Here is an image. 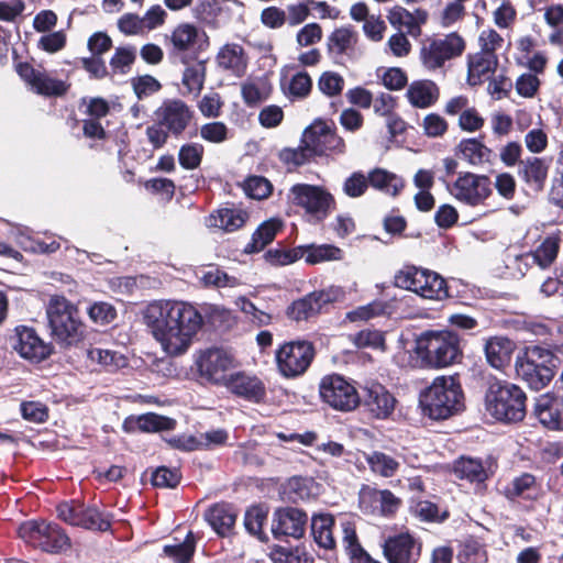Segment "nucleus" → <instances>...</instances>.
<instances>
[{
  "label": "nucleus",
  "instance_id": "nucleus-1",
  "mask_svg": "<svg viewBox=\"0 0 563 563\" xmlns=\"http://www.w3.org/2000/svg\"><path fill=\"white\" fill-rule=\"evenodd\" d=\"M142 319L162 351L169 356L185 354L203 324L198 309L180 300H155L144 308Z\"/></svg>",
  "mask_w": 563,
  "mask_h": 563
},
{
  "label": "nucleus",
  "instance_id": "nucleus-2",
  "mask_svg": "<svg viewBox=\"0 0 563 563\" xmlns=\"http://www.w3.org/2000/svg\"><path fill=\"white\" fill-rule=\"evenodd\" d=\"M415 352L424 367L444 368L463 356L460 338L452 331H426L416 340Z\"/></svg>",
  "mask_w": 563,
  "mask_h": 563
},
{
  "label": "nucleus",
  "instance_id": "nucleus-3",
  "mask_svg": "<svg viewBox=\"0 0 563 563\" xmlns=\"http://www.w3.org/2000/svg\"><path fill=\"white\" fill-rule=\"evenodd\" d=\"M464 396L454 376H439L420 397L424 411L432 419H446L464 407Z\"/></svg>",
  "mask_w": 563,
  "mask_h": 563
},
{
  "label": "nucleus",
  "instance_id": "nucleus-4",
  "mask_svg": "<svg viewBox=\"0 0 563 563\" xmlns=\"http://www.w3.org/2000/svg\"><path fill=\"white\" fill-rule=\"evenodd\" d=\"M526 394L517 385L494 380L485 395V408L496 420L518 422L526 416Z\"/></svg>",
  "mask_w": 563,
  "mask_h": 563
},
{
  "label": "nucleus",
  "instance_id": "nucleus-5",
  "mask_svg": "<svg viewBox=\"0 0 563 563\" xmlns=\"http://www.w3.org/2000/svg\"><path fill=\"white\" fill-rule=\"evenodd\" d=\"M46 316L52 336L63 345H73L84 338L85 325L77 307L63 296L51 297Z\"/></svg>",
  "mask_w": 563,
  "mask_h": 563
},
{
  "label": "nucleus",
  "instance_id": "nucleus-6",
  "mask_svg": "<svg viewBox=\"0 0 563 563\" xmlns=\"http://www.w3.org/2000/svg\"><path fill=\"white\" fill-rule=\"evenodd\" d=\"M555 355L547 347L530 345L516 360L517 376L534 390L543 389L554 377Z\"/></svg>",
  "mask_w": 563,
  "mask_h": 563
},
{
  "label": "nucleus",
  "instance_id": "nucleus-7",
  "mask_svg": "<svg viewBox=\"0 0 563 563\" xmlns=\"http://www.w3.org/2000/svg\"><path fill=\"white\" fill-rule=\"evenodd\" d=\"M18 534L26 544L52 554L65 552L71 547L65 531L57 523L45 520L24 521Z\"/></svg>",
  "mask_w": 563,
  "mask_h": 563
},
{
  "label": "nucleus",
  "instance_id": "nucleus-8",
  "mask_svg": "<svg viewBox=\"0 0 563 563\" xmlns=\"http://www.w3.org/2000/svg\"><path fill=\"white\" fill-rule=\"evenodd\" d=\"M290 205L305 210V213L316 221H323L335 208V200L324 187L296 184L287 194Z\"/></svg>",
  "mask_w": 563,
  "mask_h": 563
},
{
  "label": "nucleus",
  "instance_id": "nucleus-9",
  "mask_svg": "<svg viewBox=\"0 0 563 563\" xmlns=\"http://www.w3.org/2000/svg\"><path fill=\"white\" fill-rule=\"evenodd\" d=\"M464 49L465 41L455 32L429 37L422 42L420 60L427 70L435 71L443 69L448 62L461 56Z\"/></svg>",
  "mask_w": 563,
  "mask_h": 563
},
{
  "label": "nucleus",
  "instance_id": "nucleus-10",
  "mask_svg": "<svg viewBox=\"0 0 563 563\" xmlns=\"http://www.w3.org/2000/svg\"><path fill=\"white\" fill-rule=\"evenodd\" d=\"M313 344L307 340L284 343L276 351V364L279 373L287 378L302 375L314 357Z\"/></svg>",
  "mask_w": 563,
  "mask_h": 563
},
{
  "label": "nucleus",
  "instance_id": "nucleus-11",
  "mask_svg": "<svg viewBox=\"0 0 563 563\" xmlns=\"http://www.w3.org/2000/svg\"><path fill=\"white\" fill-rule=\"evenodd\" d=\"M195 364L202 379L218 386H225L231 375L230 371L235 367L233 355L218 347L200 351Z\"/></svg>",
  "mask_w": 563,
  "mask_h": 563
},
{
  "label": "nucleus",
  "instance_id": "nucleus-12",
  "mask_svg": "<svg viewBox=\"0 0 563 563\" xmlns=\"http://www.w3.org/2000/svg\"><path fill=\"white\" fill-rule=\"evenodd\" d=\"M446 189L457 201L471 207L483 205L493 192L488 176L470 172L460 173L453 183L446 185Z\"/></svg>",
  "mask_w": 563,
  "mask_h": 563
},
{
  "label": "nucleus",
  "instance_id": "nucleus-13",
  "mask_svg": "<svg viewBox=\"0 0 563 563\" xmlns=\"http://www.w3.org/2000/svg\"><path fill=\"white\" fill-rule=\"evenodd\" d=\"M321 399L335 410L352 411L360 405V396L349 380L333 374L324 376L319 385Z\"/></svg>",
  "mask_w": 563,
  "mask_h": 563
},
{
  "label": "nucleus",
  "instance_id": "nucleus-14",
  "mask_svg": "<svg viewBox=\"0 0 563 563\" xmlns=\"http://www.w3.org/2000/svg\"><path fill=\"white\" fill-rule=\"evenodd\" d=\"M207 41L208 36L206 32L188 22L177 24L172 30L170 34L165 36L169 56L178 58L183 63L187 62L189 54H195L202 49V42Z\"/></svg>",
  "mask_w": 563,
  "mask_h": 563
},
{
  "label": "nucleus",
  "instance_id": "nucleus-15",
  "mask_svg": "<svg viewBox=\"0 0 563 563\" xmlns=\"http://www.w3.org/2000/svg\"><path fill=\"white\" fill-rule=\"evenodd\" d=\"M302 143L306 144L313 156L327 155L329 153H342L344 151L343 140L322 120H316L302 134Z\"/></svg>",
  "mask_w": 563,
  "mask_h": 563
},
{
  "label": "nucleus",
  "instance_id": "nucleus-16",
  "mask_svg": "<svg viewBox=\"0 0 563 563\" xmlns=\"http://www.w3.org/2000/svg\"><path fill=\"white\" fill-rule=\"evenodd\" d=\"M57 516L68 525L86 529L107 531L110 528V521L98 509L79 503L58 505Z\"/></svg>",
  "mask_w": 563,
  "mask_h": 563
},
{
  "label": "nucleus",
  "instance_id": "nucleus-17",
  "mask_svg": "<svg viewBox=\"0 0 563 563\" xmlns=\"http://www.w3.org/2000/svg\"><path fill=\"white\" fill-rule=\"evenodd\" d=\"M190 108L179 99H167L155 111L156 121L174 135H180L192 119Z\"/></svg>",
  "mask_w": 563,
  "mask_h": 563
},
{
  "label": "nucleus",
  "instance_id": "nucleus-18",
  "mask_svg": "<svg viewBox=\"0 0 563 563\" xmlns=\"http://www.w3.org/2000/svg\"><path fill=\"white\" fill-rule=\"evenodd\" d=\"M388 563H417L421 555V543L409 533L389 537L384 545Z\"/></svg>",
  "mask_w": 563,
  "mask_h": 563
},
{
  "label": "nucleus",
  "instance_id": "nucleus-19",
  "mask_svg": "<svg viewBox=\"0 0 563 563\" xmlns=\"http://www.w3.org/2000/svg\"><path fill=\"white\" fill-rule=\"evenodd\" d=\"M307 520V515L298 508H279L274 512L272 532L276 539L283 537L299 539L305 533Z\"/></svg>",
  "mask_w": 563,
  "mask_h": 563
},
{
  "label": "nucleus",
  "instance_id": "nucleus-20",
  "mask_svg": "<svg viewBox=\"0 0 563 563\" xmlns=\"http://www.w3.org/2000/svg\"><path fill=\"white\" fill-rule=\"evenodd\" d=\"M13 349L24 358L41 362L51 355L52 349L32 328L20 325L15 328Z\"/></svg>",
  "mask_w": 563,
  "mask_h": 563
},
{
  "label": "nucleus",
  "instance_id": "nucleus-21",
  "mask_svg": "<svg viewBox=\"0 0 563 563\" xmlns=\"http://www.w3.org/2000/svg\"><path fill=\"white\" fill-rule=\"evenodd\" d=\"M230 393L250 402H264L267 396L264 382L244 372L231 374L225 386Z\"/></svg>",
  "mask_w": 563,
  "mask_h": 563
},
{
  "label": "nucleus",
  "instance_id": "nucleus-22",
  "mask_svg": "<svg viewBox=\"0 0 563 563\" xmlns=\"http://www.w3.org/2000/svg\"><path fill=\"white\" fill-rule=\"evenodd\" d=\"M364 406L377 419L388 418L395 410L396 398L377 382L364 386Z\"/></svg>",
  "mask_w": 563,
  "mask_h": 563
},
{
  "label": "nucleus",
  "instance_id": "nucleus-23",
  "mask_svg": "<svg viewBox=\"0 0 563 563\" xmlns=\"http://www.w3.org/2000/svg\"><path fill=\"white\" fill-rule=\"evenodd\" d=\"M400 499L390 490L364 487L360 492V507L367 514L393 515L400 506Z\"/></svg>",
  "mask_w": 563,
  "mask_h": 563
},
{
  "label": "nucleus",
  "instance_id": "nucleus-24",
  "mask_svg": "<svg viewBox=\"0 0 563 563\" xmlns=\"http://www.w3.org/2000/svg\"><path fill=\"white\" fill-rule=\"evenodd\" d=\"M534 415L548 429L563 430V401L550 394L541 395L534 405Z\"/></svg>",
  "mask_w": 563,
  "mask_h": 563
},
{
  "label": "nucleus",
  "instance_id": "nucleus-25",
  "mask_svg": "<svg viewBox=\"0 0 563 563\" xmlns=\"http://www.w3.org/2000/svg\"><path fill=\"white\" fill-rule=\"evenodd\" d=\"M516 343L504 335L489 336L485 340L484 353L487 363L496 368L504 369L511 362Z\"/></svg>",
  "mask_w": 563,
  "mask_h": 563
},
{
  "label": "nucleus",
  "instance_id": "nucleus-26",
  "mask_svg": "<svg viewBox=\"0 0 563 563\" xmlns=\"http://www.w3.org/2000/svg\"><path fill=\"white\" fill-rule=\"evenodd\" d=\"M387 19L393 26L405 29L409 35L417 37L421 34V25L427 22L428 13L422 9L409 12L396 5L389 10Z\"/></svg>",
  "mask_w": 563,
  "mask_h": 563
},
{
  "label": "nucleus",
  "instance_id": "nucleus-27",
  "mask_svg": "<svg viewBox=\"0 0 563 563\" xmlns=\"http://www.w3.org/2000/svg\"><path fill=\"white\" fill-rule=\"evenodd\" d=\"M406 98L412 107L427 109L439 100L440 88L430 79L415 80L408 86Z\"/></svg>",
  "mask_w": 563,
  "mask_h": 563
},
{
  "label": "nucleus",
  "instance_id": "nucleus-28",
  "mask_svg": "<svg viewBox=\"0 0 563 563\" xmlns=\"http://www.w3.org/2000/svg\"><path fill=\"white\" fill-rule=\"evenodd\" d=\"M549 164L541 157H527L519 162V177L533 190L541 191L548 178Z\"/></svg>",
  "mask_w": 563,
  "mask_h": 563
},
{
  "label": "nucleus",
  "instance_id": "nucleus-29",
  "mask_svg": "<svg viewBox=\"0 0 563 563\" xmlns=\"http://www.w3.org/2000/svg\"><path fill=\"white\" fill-rule=\"evenodd\" d=\"M559 249V238L549 236L533 252L517 256L514 263H525L526 266L537 264L542 269H545L555 261Z\"/></svg>",
  "mask_w": 563,
  "mask_h": 563
},
{
  "label": "nucleus",
  "instance_id": "nucleus-30",
  "mask_svg": "<svg viewBox=\"0 0 563 563\" xmlns=\"http://www.w3.org/2000/svg\"><path fill=\"white\" fill-rule=\"evenodd\" d=\"M250 218L246 210L241 208H222L206 219L208 228L221 229L224 232H234L245 225Z\"/></svg>",
  "mask_w": 563,
  "mask_h": 563
},
{
  "label": "nucleus",
  "instance_id": "nucleus-31",
  "mask_svg": "<svg viewBox=\"0 0 563 563\" xmlns=\"http://www.w3.org/2000/svg\"><path fill=\"white\" fill-rule=\"evenodd\" d=\"M216 62L220 68L231 71L235 76H242L247 67L246 53L236 43L223 45L216 56Z\"/></svg>",
  "mask_w": 563,
  "mask_h": 563
},
{
  "label": "nucleus",
  "instance_id": "nucleus-32",
  "mask_svg": "<svg viewBox=\"0 0 563 563\" xmlns=\"http://www.w3.org/2000/svg\"><path fill=\"white\" fill-rule=\"evenodd\" d=\"M205 519L218 534L225 536L234 527L236 514L228 504H216L205 512Z\"/></svg>",
  "mask_w": 563,
  "mask_h": 563
},
{
  "label": "nucleus",
  "instance_id": "nucleus-33",
  "mask_svg": "<svg viewBox=\"0 0 563 563\" xmlns=\"http://www.w3.org/2000/svg\"><path fill=\"white\" fill-rule=\"evenodd\" d=\"M498 58L496 55L477 53L468 58V84L476 86L489 78L497 67Z\"/></svg>",
  "mask_w": 563,
  "mask_h": 563
},
{
  "label": "nucleus",
  "instance_id": "nucleus-34",
  "mask_svg": "<svg viewBox=\"0 0 563 563\" xmlns=\"http://www.w3.org/2000/svg\"><path fill=\"white\" fill-rule=\"evenodd\" d=\"M282 229L283 222L277 218L264 221L252 234V239L250 243L246 244L244 252L247 254L261 252L266 245L274 241Z\"/></svg>",
  "mask_w": 563,
  "mask_h": 563
},
{
  "label": "nucleus",
  "instance_id": "nucleus-35",
  "mask_svg": "<svg viewBox=\"0 0 563 563\" xmlns=\"http://www.w3.org/2000/svg\"><path fill=\"white\" fill-rule=\"evenodd\" d=\"M368 174L371 186L388 196L396 197L405 188L404 178L387 169L374 168Z\"/></svg>",
  "mask_w": 563,
  "mask_h": 563
},
{
  "label": "nucleus",
  "instance_id": "nucleus-36",
  "mask_svg": "<svg viewBox=\"0 0 563 563\" xmlns=\"http://www.w3.org/2000/svg\"><path fill=\"white\" fill-rule=\"evenodd\" d=\"M454 473L459 478L471 483H483L489 477V468L479 459L462 456L454 463Z\"/></svg>",
  "mask_w": 563,
  "mask_h": 563
},
{
  "label": "nucleus",
  "instance_id": "nucleus-37",
  "mask_svg": "<svg viewBox=\"0 0 563 563\" xmlns=\"http://www.w3.org/2000/svg\"><path fill=\"white\" fill-rule=\"evenodd\" d=\"M300 249L302 252V258L309 265L340 261L343 258V251L332 244H307L300 245Z\"/></svg>",
  "mask_w": 563,
  "mask_h": 563
},
{
  "label": "nucleus",
  "instance_id": "nucleus-38",
  "mask_svg": "<svg viewBox=\"0 0 563 563\" xmlns=\"http://www.w3.org/2000/svg\"><path fill=\"white\" fill-rule=\"evenodd\" d=\"M421 288H418L416 295L430 300H443L449 297V290L445 279L437 272L426 269L421 280Z\"/></svg>",
  "mask_w": 563,
  "mask_h": 563
},
{
  "label": "nucleus",
  "instance_id": "nucleus-39",
  "mask_svg": "<svg viewBox=\"0 0 563 563\" xmlns=\"http://www.w3.org/2000/svg\"><path fill=\"white\" fill-rule=\"evenodd\" d=\"M334 518L331 515H317L311 520V533L316 543L325 550L335 548L333 537Z\"/></svg>",
  "mask_w": 563,
  "mask_h": 563
},
{
  "label": "nucleus",
  "instance_id": "nucleus-40",
  "mask_svg": "<svg viewBox=\"0 0 563 563\" xmlns=\"http://www.w3.org/2000/svg\"><path fill=\"white\" fill-rule=\"evenodd\" d=\"M243 101L249 107H255L267 100L272 93V85L265 78H253L242 84Z\"/></svg>",
  "mask_w": 563,
  "mask_h": 563
},
{
  "label": "nucleus",
  "instance_id": "nucleus-41",
  "mask_svg": "<svg viewBox=\"0 0 563 563\" xmlns=\"http://www.w3.org/2000/svg\"><path fill=\"white\" fill-rule=\"evenodd\" d=\"M87 357L92 364H98L107 372H114L128 365L125 356L119 352L91 347L87 351Z\"/></svg>",
  "mask_w": 563,
  "mask_h": 563
},
{
  "label": "nucleus",
  "instance_id": "nucleus-42",
  "mask_svg": "<svg viewBox=\"0 0 563 563\" xmlns=\"http://www.w3.org/2000/svg\"><path fill=\"white\" fill-rule=\"evenodd\" d=\"M539 486L536 477L530 473H522L520 476L515 477L511 483L506 487V496L510 499L525 498L530 499L537 496Z\"/></svg>",
  "mask_w": 563,
  "mask_h": 563
},
{
  "label": "nucleus",
  "instance_id": "nucleus-43",
  "mask_svg": "<svg viewBox=\"0 0 563 563\" xmlns=\"http://www.w3.org/2000/svg\"><path fill=\"white\" fill-rule=\"evenodd\" d=\"M461 157L473 166L489 162L492 151L476 139L463 140L459 145Z\"/></svg>",
  "mask_w": 563,
  "mask_h": 563
},
{
  "label": "nucleus",
  "instance_id": "nucleus-44",
  "mask_svg": "<svg viewBox=\"0 0 563 563\" xmlns=\"http://www.w3.org/2000/svg\"><path fill=\"white\" fill-rule=\"evenodd\" d=\"M426 269L416 265H405L396 272L394 276V285L397 288L415 292L421 288V280L426 274Z\"/></svg>",
  "mask_w": 563,
  "mask_h": 563
},
{
  "label": "nucleus",
  "instance_id": "nucleus-45",
  "mask_svg": "<svg viewBox=\"0 0 563 563\" xmlns=\"http://www.w3.org/2000/svg\"><path fill=\"white\" fill-rule=\"evenodd\" d=\"M357 42V33L349 26L335 29L328 37V48L336 55L346 54Z\"/></svg>",
  "mask_w": 563,
  "mask_h": 563
},
{
  "label": "nucleus",
  "instance_id": "nucleus-46",
  "mask_svg": "<svg viewBox=\"0 0 563 563\" xmlns=\"http://www.w3.org/2000/svg\"><path fill=\"white\" fill-rule=\"evenodd\" d=\"M371 471L383 477H393L400 467V463L384 452H372L365 457Z\"/></svg>",
  "mask_w": 563,
  "mask_h": 563
},
{
  "label": "nucleus",
  "instance_id": "nucleus-47",
  "mask_svg": "<svg viewBox=\"0 0 563 563\" xmlns=\"http://www.w3.org/2000/svg\"><path fill=\"white\" fill-rule=\"evenodd\" d=\"M196 550V537L189 531L185 540L176 544H167L163 551L175 563H189Z\"/></svg>",
  "mask_w": 563,
  "mask_h": 563
},
{
  "label": "nucleus",
  "instance_id": "nucleus-48",
  "mask_svg": "<svg viewBox=\"0 0 563 563\" xmlns=\"http://www.w3.org/2000/svg\"><path fill=\"white\" fill-rule=\"evenodd\" d=\"M207 67L205 62H198L185 68L183 74V85L188 93L198 96L203 88Z\"/></svg>",
  "mask_w": 563,
  "mask_h": 563
},
{
  "label": "nucleus",
  "instance_id": "nucleus-49",
  "mask_svg": "<svg viewBox=\"0 0 563 563\" xmlns=\"http://www.w3.org/2000/svg\"><path fill=\"white\" fill-rule=\"evenodd\" d=\"M69 84L64 80L56 79L47 73L42 71L33 86V90L46 97H60L67 92Z\"/></svg>",
  "mask_w": 563,
  "mask_h": 563
},
{
  "label": "nucleus",
  "instance_id": "nucleus-50",
  "mask_svg": "<svg viewBox=\"0 0 563 563\" xmlns=\"http://www.w3.org/2000/svg\"><path fill=\"white\" fill-rule=\"evenodd\" d=\"M199 279L206 287L232 288L239 285L236 277L228 275L224 271L214 265H211L208 267V269L202 271Z\"/></svg>",
  "mask_w": 563,
  "mask_h": 563
},
{
  "label": "nucleus",
  "instance_id": "nucleus-51",
  "mask_svg": "<svg viewBox=\"0 0 563 563\" xmlns=\"http://www.w3.org/2000/svg\"><path fill=\"white\" fill-rule=\"evenodd\" d=\"M344 86V78L339 73L331 70L323 71L317 81L319 91L329 98L340 96Z\"/></svg>",
  "mask_w": 563,
  "mask_h": 563
},
{
  "label": "nucleus",
  "instance_id": "nucleus-52",
  "mask_svg": "<svg viewBox=\"0 0 563 563\" xmlns=\"http://www.w3.org/2000/svg\"><path fill=\"white\" fill-rule=\"evenodd\" d=\"M312 89V79L306 71H298L291 76L287 86L286 93L291 99H305Z\"/></svg>",
  "mask_w": 563,
  "mask_h": 563
},
{
  "label": "nucleus",
  "instance_id": "nucleus-53",
  "mask_svg": "<svg viewBox=\"0 0 563 563\" xmlns=\"http://www.w3.org/2000/svg\"><path fill=\"white\" fill-rule=\"evenodd\" d=\"M288 318L295 321L308 320L319 313V310L310 294L295 300L286 311Z\"/></svg>",
  "mask_w": 563,
  "mask_h": 563
},
{
  "label": "nucleus",
  "instance_id": "nucleus-54",
  "mask_svg": "<svg viewBox=\"0 0 563 563\" xmlns=\"http://www.w3.org/2000/svg\"><path fill=\"white\" fill-rule=\"evenodd\" d=\"M205 147L200 143L184 144L178 153V161L185 169H196L200 166Z\"/></svg>",
  "mask_w": 563,
  "mask_h": 563
},
{
  "label": "nucleus",
  "instance_id": "nucleus-55",
  "mask_svg": "<svg viewBox=\"0 0 563 563\" xmlns=\"http://www.w3.org/2000/svg\"><path fill=\"white\" fill-rule=\"evenodd\" d=\"M266 519L267 511L260 506H254L246 511L244 518V526L251 534L264 541L266 539V536L263 532V526Z\"/></svg>",
  "mask_w": 563,
  "mask_h": 563
},
{
  "label": "nucleus",
  "instance_id": "nucleus-56",
  "mask_svg": "<svg viewBox=\"0 0 563 563\" xmlns=\"http://www.w3.org/2000/svg\"><path fill=\"white\" fill-rule=\"evenodd\" d=\"M350 339L358 349H385L384 334L378 330L365 329L355 334H351Z\"/></svg>",
  "mask_w": 563,
  "mask_h": 563
},
{
  "label": "nucleus",
  "instance_id": "nucleus-57",
  "mask_svg": "<svg viewBox=\"0 0 563 563\" xmlns=\"http://www.w3.org/2000/svg\"><path fill=\"white\" fill-rule=\"evenodd\" d=\"M176 422L168 417L159 416L156 413H146L137 419V427L145 432H156L163 430L174 429Z\"/></svg>",
  "mask_w": 563,
  "mask_h": 563
},
{
  "label": "nucleus",
  "instance_id": "nucleus-58",
  "mask_svg": "<svg viewBox=\"0 0 563 563\" xmlns=\"http://www.w3.org/2000/svg\"><path fill=\"white\" fill-rule=\"evenodd\" d=\"M245 194L253 199H266L272 192V184L262 176H252L244 181Z\"/></svg>",
  "mask_w": 563,
  "mask_h": 563
},
{
  "label": "nucleus",
  "instance_id": "nucleus-59",
  "mask_svg": "<svg viewBox=\"0 0 563 563\" xmlns=\"http://www.w3.org/2000/svg\"><path fill=\"white\" fill-rule=\"evenodd\" d=\"M368 186L369 174L366 176L362 172H354L343 183V192L351 198H357L366 192Z\"/></svg>",
  "mask_w": 563,
  "mask_h": 563
},
{
  "label": "nucleus",
  "instance_id": "nucleus-60",
  "mask_svg": "<svg viewBox=\"0 0 563 563\" xmlns=\"http://www.w3.org/2000/svg\"><path fill=\"white\" fill-rule=\"evenodd\" d=\"M494 23L499 29H511L517 20V10L510 0H503L493 12Z\"/></svg>",
  "mask_w": 563,
  "mask_h": 563
},
{
  "label": "nucleus",
  "instance_id": "nucleus-61",
  "mask_svg": "<svg viewBox=\"0 0 563 563\" xmlns=\"http://www.w3.org/2000/svg\"><path fill=\"white\" fill-rule=\"evenodd\" d=\"M265 258L272 265L285 266L301 260L302 252L300 245L290 250H269L266 252Z\"/></svg>",
  "mask_w": 563,
  "mask_h": 563
},
{
  "label": "nucleus",
  "instance_id": "nucleus-62",
  "mask_svg": "<svg viewBox=\"0 0 563 563\" xmlns=\"http://www.w3.org/2000/svg\"><path fill=\"white\" fill-rule=\"evenodd\" d=\"M504 42V37L496 30L485 29L478 37L479 53L496 55V52L503 47Z\"/></svg>",
  "mask_w": 563,
  "mask_h": 563
},
{
  "label": "nucleus",
  "instance_id": "nucleus-63",
  "mask_svg": "<svg viewBox=\"0 0 563 563\" xmlns=\"http://www.w3.org/2000/svg\"><path fill=\"white\" fill-rule=\"evenodd\" d=\"M279 157L287 165L300 166L308 163L314 156L301 140L297 148H285L280 152Z\"/></svg>",
  "mask_w": 563,
  "mask_h": 563
},
{
  "label": "nucleus",
  "instance_id": "nucleus-64",
  "mask_svg": "<svg viewBox=\"0 0 563 563\" xmlns=\"http://www.w3.org/2000/svg\"><path fill=\"white\" fill-rule=\"evenodd\" d=\"M89 318L98 324H108L117 317L115 308L109 302L97 301L88 308Z\"/></svg>",
  "mask_w": 563,
  "mask_h": 563
}]
</instances>
